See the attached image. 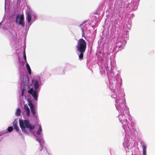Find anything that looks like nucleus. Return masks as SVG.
Returning <instances> with one entry per match:
<instances>
[{
    "mask_svg": "<svg viewBox=\"0 0 155 155\" xmlns=\"http://www.w3.org/2000/svg\"><path fill=\"white\" fill-rule=\"evenodd\" d=\"M19 125L22 131L27 134H28V133L25 130V127L29 128L30 130L34 129L35 127V125H31L27 120H20Z\"/></svg>",
    "mask_w": 155,
    "mask_h": 155,
    "instance_id": "1",
    "label": "nucleus"
},
{
    "mask_svg": "<svg viewBox=\"0 0 155 155\" xmlns=\"http://www.w3.org/2000/svg\"><path fill=\"white\" fill-rule=\"evenodd\" d=\"M86 43L82 38L78 40L77 41L76 48L78 51H85L86 48Z\"/></svg>",
    "mask_w": 155,
    "mask_h": 155,
    "instance_id": "2",
    "label": "nucleus"
},
{
    "mask_svg": "<svg viewBox=\"0 0 155 155\" xmlns=\"http://www.w3.org/2000/svg\"><path fill=\"white\" fill-rule=\"evenodd\" d=\"M28 93L31 94L35 101H36L37 100L38 97V96L37 90L34 91L33 88H31L28 91Z\"/></svg>",
    "mask_w": 155,
    "mask_h": 155,
    "instance_id": "3",
    "label": "nucleus"
},
{
    "mask_svg": "<svg viewBox=\"0 0 155 155\" xmlns=\"http://www.w3.org/2000/svg\"><path fill=\"white\" fill-rule=\"evenodd\" d=\"M31 15L30 13L28 12L27 13V20L28 23L30 22L31 20Z\"/></svg>",
    "mask_w": 155,
    "mask_h": 155,
    "instance_id": "4",
    "label": "nucleus"
},
{
    "mask_svg": "<svg viewBox=\"0 0 155 155\" xmlns=\"http://www.w3.org/2000/svg\"><path fill=\"white\" fill-rule=\"evenodd\" d=\"M13 126L14 127V129H15L17 131L19 130V129L17 124V121L16 120H15L13 122Z\"/></svg>",
    "mask_w": 155,
    "mask_h": 155,
    "instance_id": "5",
    "label": "nucleus"
},
{
    "mask_svg": "<svg viewBox=\"0 0 155 155\" xmlns=\"http://www.w3.org/2000/svg\"><path fill=\"white\" fill-rule=\"evenodd\" d=\"M78 51L80 53V54L79 55V59H80V60H82L83 59V57L84 56L83 53L85 52V51Z\"/></svg>",
    "mask_w": 155,
    "mask_h": 155,
    "instance_id": "6",
    "label": "nucleus"
},
{
    "mask_svg": "<svg viewBox=\"0 0 155 155\" xmlns=\"http://www.w3.org/2000/svg\"><path fill=\"white\" fill-rule=\"evenodd\" d=\"M143 148V155H146V148L147 147L145 144H143L142 145Z\"/></svg>",
    "mask_w": 155,
    "mask_h": 155,
    "instance_id": "7",
    "label": "nucleus"
},
{
    "mask_svg": "<svg viewBox=\"0 0 155 155\" xmlns=\"http://www.w3.org/2000/svg\"><path fill=\"white\" fill-rule=\"evenodd\" d=\"M26 66L27 68L28 73L30 75L31 73V69L29 65L27 63H26Z\"/></svg>",
    "mask_w": 155,
    "mask_h": 155,
    "instance_id": "8",
    "label": "nucleus"
},
{
    "mask_svg": "<svg viewBox=\"0 0 155 155\" xmlns=\"http://www.w3.org/2000/svg\"><path fill=\"white\" fill-rule=\"evenodd\" d=\"M39 87V84L37 81H35L34 82V87L37 90V89Z\"/></svg>",
    "mask_w": 155,
    "mask_h": 155,
    "instance_id": "9",
    "label": "nucleus"
},
{
    "mask_svg": "<svg viewBox=\"0 0 155 155\" xmlns=\"http://www.w3.org/2000/svg\"><path fill=\"white\" fill-rule=\"evenodd\" d=\"M21 111V110L19 108H18L16 110V115L17 116H19L20 115Z\"/></svg>",
    "mask_w": 155,
    "mask_h": 155,
    "instance_id": "10",
    "label": "nucleus"
},
{
    "mask_svg": "<svg viewBox=\"0 0 155 155\" xmlns=\"http://www.w3.org/2000/svg\"><path fill=\"white\" fill-rule=\"evenodd\" d=\"M23 21L24 20H20L19 19L18 22L19 24L20 25H21L23 27H24L25 25V23Z\"/></svg>",
    "mask_w": 155,
    "mask_h": 155,
    "instance_id": "11",
    "label": "nucleus"
},
{
    "mask_svg": "<svg viewBox=\"0 0 155 155\" xmlns=\"http://www.w3.org/2000/svg\"><path fill=\"white\" fill-rule=\"evenodd\" d=\"M42 131V129L41 126H39V128L36 134L38 135H39L40 134L41 132Z\"/></svg>",
    "mask_w": 155,
    "mask_h": 155,
    "instance_id": "12",
    "label": "nucleus"
},
{
    "mask_svg": "<svg viewBox=\"0 0 155 155\" xmlns=\"http://www.w3.org/2000/svg\"><path fill=\"white\" fill-rule=\"evenodd\" d=\"M28 105L29 106L31 110L32 109L34 108V107L33 104H32L31 103H29L28 104Z\"/></svg>",
    "mask_w": 155,
    "mask_h": 155,
    "instance_id": "13",
    "label": "nucleus"
},
{
    "mask_svg": "<svg viewBox=\"0 0 155 155\" xmlns=\"http://www.w3.org/2000/svg\"><path fill=\"white\" fill-rule=\"evenodd\" d=\"M13 130V128L12 127H9L7 129V131L9 132H12Z\"/></svg>",
    "mask_w": 155,
    "mask_h": 155,
    "instance_id": "14",
    "label": "nucleus"
},
{
    "mask_svg": "<svg viewBox=\"0 0 155 155\" xmlns=\"http://www.w3.org/2000/svg\"><path fill=\"white\" fill-rule=\"evenodd\" d=\"M24 109H25V110H26V111L30 110L28 107L27 105H24Z\"/></svg>",
    "mask_w": 155,
    "mask_h": 155,
    "instance_id": "15",
    "label": "nucleus"
},
{
    "mask_svg": "<svg viewBox=\"0 0 155 155\" xmlns=\"http://www.w3.org/2000/svg\"><path fill=\"white\" fill-rule=\"evenodd\" d=\"M31 110V113L32 114L34 115H35V111L34 108Z\"/></svg>",
    "mask_w": 155,
    "mask_h": 155,
    "instance_id": "16",
    "label": "nucleus"
},
{
    "mask_svg": "<svg viewBox=\"0 0 155 155\" xmlns=\"http://www.w3.org/2000/svg\"><path fill=\"white\" fill-rule=\"evenodd\" d=\"M19 19L20 20H24V15H22L21 16V17Z\"/></svg>",
    "mask_w": 155,
    "mask_h": 155,
    "instance_id": "17",
    "label": "nucleus"
},
{
    "mask_svg": "<svg viewBox=\"0 0 155 155\" xmlns=\"http://www.w3.org/2000/svg\"><path fill=\"white\" fill-rule=\"evenodd\" d=\"M30 110L27 111H26V115L27 116H29L30 115Z\"/></svg>",
    "mask_w": 155,
    "mask_h": 155,
    "instance_id": "18",
    "label": "nucleus"
},
{
    "mask_svg": "<svg viewBox=\"0 0 155 155\" xmlns=\"http://www.w3.org/2000/svg\"><path fill=\"white\" fill-rule=\"evenodd\" d=\"M23 57L24 58V60H25V62H26V63H27V60H26V55L24 56Z\"/></svg>",
    "mask_w": 155,
    "mask_h": 155,
    "instance_id": "19",
    "label": "nucleus"
},
{
    "mask_svg": "<svg viewBox=\"0 0 155 155\" xmlns=\"http://www.w3.org/2000/svg\"><path fill=\"white\" fill-rule=\"evenodd\" d=\"M26 90V87H23L22 88V91L23 92H24V91Z\"/></svg>",
    "mask_w": 155,
    "mask_h": 155,
    "instance_id": "20",
    "label": "nucleus"
},
{
    "mask_svg": "<svg viewBox=\"0 0 155 155\" xmlns=\"http://www.w3.org/2000/svg\"><path fill=\"white\" fill-rule=\"evenodd\" d=\"M23 56H25V55H26V54H25V50L24 49V51L23 52Z\"/></svg>",
    "mask_w": 155,
    "mask_h": 155,
    "instance_id": "21",
    "label": "nucleus"
},
{
    "mask_svg": "<svg viewBox=\"0 0 155 155\" xmlns=\"http://www.w3.org/2000/svg\"><path fill=\"white\" fill-rule=\"evenodd\" d=\"M19 15H17L16 17V20H18L19 18Z\"/></svg>",
    "mask_w": 155,
    "mask_h": 155,
    "instance_id": "22",
    "label": "nucleus"
},
{
    "mask_svg": "<svg viewBox=\"0 0 155 155\" xmlns=\"http://www.w3.org/2000/svg\"><path fill=\"white\" fill-rule=\"evenodd\" d=\"M24 93V92H23L22 91V92H21V95H22V96H23Z\"/></svg>",
    "mask_w": 155,
    "mask_h": 155,
    "instance_id": "23",
    "label": "nucleus"
},
{
    "mask_svg": "<svg viewBox=\"0 0 155 155\" xmlns=\"http://www.w3.org/2000/svg\"><path fill=\"white\" fill-rule=\"evenodd\" d=\"M40 148H41V149L40 150H41V149H42V146H40Z\"/></svg>",
    "mask_w": 155,
    "mask_h": 155,
    "instance_id": "24",
    "label": "nucleus"
},
{
    "mask_svg": "<svg viewBox=\"0 0 155 155\" xmlns=\"http://www.w3.org/2000/svg\"><path fill=\"white\" fill-rule=\"evenodd\" d=\"M18 20H16V23H17V22H18Z\"/></svg>",
    "mask_w": 155,
    "mask_h": 155,
    "instance_id": "25",
    "label": "nucleus"
},
{
    "mask_svg": "<svg viewBox=\"0 0 155 155\" xmlns=\"http://www.w3.org/2000/svg\"><path fill=\"white\" fill-rule=\"evenodd\" d=\"M64 74V71H63V74Z\"/></svg>",
    "mask_w": 155,
    "mask_h": 155,
    "instance_id": "26",
    "label": "nucleus"
},
{
    "mask_svg": "<svg viewBox=\"0 0 155 155\" xmlns=\"http://www.w3.org/2000/svg\"><path fill=\"white\" fill-rule=\"evenodd\" d=\"M1 22H0V25H1Z\"/></svg>",
    "mask_w": 155,
    "mask_h": 155,
    "instance_id": "27",
    "label": "nucleus"
}]
</instances>
